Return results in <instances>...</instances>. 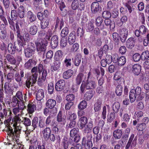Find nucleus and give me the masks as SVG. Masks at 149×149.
I'll return each instance as SVG.
<instances>
[{"mask_svg":"<svg viewBox=\"0 0 149 149\" xmlns=\"http://www.w3.org/2000/svg\"><path fill=\"white\" fill-rule=\"evenodd\" d=\"M13 126L15 127L14 132L10 127L8 128L7 134L9 135L12 136L13 138L15 137H18L20 133L19 129V123L22 122L25 126L30 125L31 122L30 119L26 117H22L21 118L19 116H16L12 120Z\"/></svg>","mask_w":149,"mask_h":149,"instance_id":"1","label":"nucleus"},{"mask_svg":"<svg viewBox=\"0 0 149 149\" xmlns=\"http://www.w3.org/2000/svg\"><path fill=\"white\" fill-rule=\"evenodd\" d=\"M145 96V93L141 92L140 87L137 86L135 89H132L130 93V98L131 102H134L137 97V100L142 99Z\"/></svg>","mask_w":149,"mask_h":149,"instance_id":"2","label":"nucleus"},{"mask_svg":"<svg viewBox=\"0 0 149 149\" xmlns=\"http://www.w3.org/2000/svg\"><path fill=\"white\" fill-rule=\"evenodd\" d=\"M88 119L86 117L83 116L79 120V125L80 129L84 128V132H90L93 128V121L92 120H89L87 123Z\"/></svg>","mask_w":149,"mask_h":149,"instance_id":"3","label":"nucleus"},{"mask_svg":"<svg viewBox=\"0 0 149 149\" xmlns=\"http://www.w3.org/2000/svg\"><path fill=\"white\" fill-rule=\"evenodd\" d=\"M96 87V84L95 81H87L86 83L83 81L80 87L81 91L83 93L86 89H93Z\"/></svg>","mask_w":149,"mask_h":149,"instance_id":"4","label":"nucleus"},{"mask_svg":"<svg viewBox=\"0 0 149 149\" xmlns=\"http://www.w3.org/2000/svg\"><path fill=\"white\" fill-rule=\"evenodd\" d=\"M92 136L91 134H88L87 137L83 138L82 141V144L85 146L86 149H90L93 146V143L92 142Z\"/></svg>","mask_w":149,"mask_h":149,"instance_id":"5","label":"nucleus"},{"mask_svg":"<svg viewBox=\"0 0 149 149\" xmlns=\"http://www.w3.org/2000/svg\"><path fill=\"white\" fill-rule=\"evenodd\" d=\"M115 57L113 60V62L115 63H117L118 65L120 66H122L124 65L126 63V59L124 56H122L118 58V55L116 54L114 55Z\"/></svg>","mask_w":149,"mask_h":149,"instance_id":"6","label":"nucleus"},{"mask_svg":"<svg viewBox=\"0 0 149 149\" xmlns=\"http://www.w3.org/2000/svg\"><path fill=\"white\" fill-rule=\"evenodd\" d=\"M48 43V41L45 40V41L43 40L41 44L40 43L35 42L36 45V49L38 52H44L46 49V46Z\"/></svg>","mask_w":149,"mask_h":149,"instance_id":"7","label":"nucleus"},{"mask_svg":"<svg viewBox=\"0 0 149 149\" xmlns=\"http://www.w3.org/2000/svg\"><path fill=\"white\" fill-rule=\"evenodd\" d=\"M33 44L31 43V46L25 49L24 52L25 56L29 57L32 55L33 52L35 49V47L33 46Z\"/></svg>","mask_w":149,"mask_h":149,"instance_id":"8","label":"nucleus"},{"mask_svg":"<svg viewBox=\"0 0 149 149\" xmlns=\"http://www.w3.org/2000/svg\"><path fill=\"white\" fill-rule=\"evenodd\" d=\"M91 10L92 13H95L102 9L101 7L100 6L99 3L97 2H93L91 5Z\"/></svg>","mask_w":149,"mask_h":149,"instance_id":"9","label":"nucleus"},{"mask_svg":"<svg viewBox=\"0 0 149 149\" xmlns=\"http://www.w3.org/2000/svg\"><path fill=\"white\" fill-rule=\"evenodd\" d=\"M137 41L136 38H130L127 40L126 45L127 47L130 49H132L134 46Z\"/></svg>","mask_w":149,"mask_h":149,"instance_id":"10","label":"nucleus"},{"mask_svg":"<svg viewBox=\"0 0 149 149\" xmlns=\"http://www.w3.org/2000/svg\"><path fill=\"white\" fill-rule=\"evenodd\" d=\"M65 118L64 116L62 115L61 113H59L57 116V120L61 127H62L65 125L66 123Z\"/></svg>","mask_w":149,"mask_h":149,"instance_id":"11","label":"nucleus"},{"mask_svg":"<svg viewBox=\"0 0 149 149\" xmlns=\"http://www.w3.org/2000/svg\"><path fill=\"white\" fill-rule=\"evenodd\" d=\"M24 76V72L23 70H21L20 72V74L16 73L15 76V79L19 86H21L22 84V78Z\"/></svg>","mask_w":149,"mask_h":149,"instance_id":"12","label":"nucleus"},{"mask_svg":"<svg viewBox=\"0 0 149 149\" xmlns=\"http://www.w3.org/2000/svg\"><path fill=\"white\" fill-rule=\"evenodd\" d=\"M65 82L63 80H61L57 82L55 85V89L57 91H61L63 89Z\"/></svg>","mask_w":149,"mask_h":149,"instance_id":"13","label":"nucleus"},{"mask_svg":"<svg viewBox=\"0 0 149 149\" xmlns=\"http://www.w3.org/2000/svg\"><path fill=\"white\" fill-rule=\"evenodd\" d=\"M131 69L134 74L138 75L141 72V67L139 64H134L132 66Z\"/></svg>","mask_w":149,"mask_h":149,"instance_id":"14","label":"nucleus"},{"mask_svg":"<svg viewBox=\"0 0 149 149\" xmlns=\"http://www.w3.org/2000/svg\"><path fill=\"white\" fill-rule=\"evenodd\" d=\"M128 34V30L126 28H123L121 30L120 32V39L123 42H124L126 40Z\"/></svg>","mask_w":149,"mask_h":149,"instance_id":"15","label":"nucleus"},{"mask_svg":"<svg viewBox=\"0 0 149 149\" xmlns=\"http://www.w3.org/2000/svg\"><path fill=\"white\" fill-rule=\"evenodd\" d=\"M123 112V109H120L119 112V115L120 117H122V120L126 122H129L130 118V116L128 114L126 113L124 114L122 116Z\"/></svg>","mask_w":149,"mask_h":149,"instance_id":"16","label":"nucleus"},{"mask_svg":"<svg viewBox=\"0 0 149 149\" xmlns=\"http://www.w3.org/2000/svg\"><path fill=\"white\" fill-rule=\"evenodd\" d=\"M45 96V93L44 90L42 89L38 90L36 94V100L39 101L42 100Z\"/></svg>","mask_w":149,"mask_h":149,"instance_id":"17","label":"nucleus"},{"mask_svg":"<svg viewBox=\"0 0 149 149\" xmlns=\"http://www.w3.org/2000/svg\"><path fill=\"white\" fill-rule=\"evenodd\" d=\"M4 88L6 94H13V89L11 87L9 83L8 82L5 83L4 86Z\"/></svg>","mask_w":149,"mask_h":149,"instance_id":"18","label":"nucleus"},{"mask_svg":"<svg viewBox=\"0 0 149 149\" xmlns=\"http://www.w3.org/2000/svg\"><path fill=\"white\" fill-rule=\"evenodd\" d=\"M76 36L74 31L70 33L68 36V42L70 45L72 44L75 41Z\"/></svg>","mask_w":149,"mask_h":149,"instance_id":"19","label":"nucleus"},{"mask_svg":"<svg viewBox=\"0 0 149 149\" xmlns=\"http://www.w3.org/2000/svg\"><path fill=\"white\" fill-rule=\"evenodd\" d=\"M58 43V39L57 36L54 35L52 38L51 45L52 47L55 48L56 47Z\"/></svg>","mask_w":149,"mask_h":149,"instance_id":"20","label":"nucleus"},{"mask_svg":"<svg viewBox=\"0 0 149 149\" xmlns=\"http://www.w3.org/2000/svg\"><path fill=\"white\" fill-rule=\"evenodd\" d=\"M27 17L28 20L30 22H34L36 19V15L31 11H29L28 12Z\"/></svg>","mask_w":149,"mask_h":149,"instance_id":"21","label":"nucleus"},{"mask_svg":"<svg viewBox=\"0 0 149 149\" xmlns=\"http://www.w3.org/2000/svg\"><path fill=\"white\" fill-rule=\"evenodd\" d=\"M18 14L20 18H23L25 15V9L22 6H20L18 9Z\"/></svg>","mask_w":149,"mask_h":149,"instance_id":"22","label":"nucleus"},{"mask_svg":"<svg viewBox=\"0 0 149 149\" xmlns=\"http://www.w3.org/2000/svg\"><path fill=\"white\" fill-rule=\"evenodd\" d=\"M49 19L47 17L43 18L41 22V26L42 29H45L47 27L49 24Z\"/></svg>","mask_w":149,"mask_h":149,"instance_id":"23","label":"nucleus"},{"mask_svg":"<svg viewBox=\"0 0 149 149\" xmlns=\"http://www.w3.org/2000/svg\"><path fill=\"white\" fill-rule=\"evenodd\" d=\"M42 133L44 138H49V136L51 133V129L48 127H46L42 131Z\"/></svg>","mask_w":149,"mask_h":149,"instance_id":"24","label":"nucleus"},{"mask_svg":"<svg viewBox=\"0 0 149 149\" xmlns=\"http://www.w3.org/2000/svg\"><path fill=\"white\" fill-rule=\"evenodd\" d=\"M94 94V91L92 90L86 92L84 95V97L85 99L89 100L93 97Z\"/></svg>","mask_w":149,"mask_h":149,"instance_id":"25","label":"nucleus"},{"mask_svg":"<svg viewBox=\"0 0 149 149\" xmlns=\"http://www.w3.org/2000/svg\"><path fill=\"white\" fill-rule=\"evenodd\" d=\"M38 31V27L35 25H33L30 27L29 32L31 35H34L37 33Z\"/></svg>","mask_w":149,"mask_h":149,"instance_id":"26","label":"nucleus"},{"mask_svg":"<svg viewBox=\"0 0 149 149\" xmlns=\"http://www.w3.org/2000/svg\"><path fill=\"white\" fill-rule=\"evenodd\" d=\"M73 74V70H68L64 72L63 77L65 79H68L70 78Z\"/></svg>","mask_w":149,"mask_h":149,"instance_id":"27","label":"nucleus"},{"mask_svg":"<svg viewBox=\"0 0 149 149\" xmlns=\"http://www.w3.org/2000/svg\"><path fill=\"white\" fill-rule=\"evenodd\" d=\"M56 102L53 99H49L47 101L46 106L50 109H52L56 105Z\"/></svg>","mask_w":149,"mask_h":149,"instance_id":"28","label":"nucleus"},{"mask_svg":"<svg viewBox=\"0 0 149 149\" xmlns=\"http://www.w3.org/2000/svg\"><path fill=\"white\" fill-rule=\"evenodd\" d=\"M35 65V62L32 59H29L24 64L25 68L26 69H30Z\"/></svg>","mask_w":149,"mask_h":149,"instance_id":"29","label":"nucleus"},{"mask_svg":"<svg viewBox=\"0 0 149 149\" xmlns=\"http://www.w3.org/2000/svg\"><path fill=\"white\" fill-rule=\"evenodd\" d=\"M84 78V75L82 73L79 74L75 78V82L76 84L79 85Z\"/></svg>","mask_w":149,"mask_h":149,"instance_id":"30","label":"nucleus"},{"mask_svg":"<svg viewBox=\"0 0 149 149\" xmlns=\"http://www.w3.org/2000/svg\"><path fill=\"white\" fill-rule=\"evenodd\" d=\"M81 56L79 54H77L75 56L74 59V65L77 66H78L81 61Z\"/></svg>","mask_w":149,"mask_h":149,"instance_id":"31","label":"nucleus"},{"mask_svg":"<svg viewBox=\"0 0 149 149\" xmlns=\"http://www.w3.org/2000/svg\"><path fill=\"white\" fill-rule=\"evenodd\" d=\"M102 102L101 100H98L95 103L94 106V109L95 111H99L101 108Z\"/></svg>","mask_w":149,"mask_h":149,"instance_id":"32","label":"nucleus"},{"mask_svg":"<svg viewBox=\"0 0 149 149\" xmlns=\"http://www.w3.org/2000/svg\"><path fill=\"white\" fill-rule=\"evenodd\" d=\"M36 109L35 105L32 103L29 104L27 106V111L29 113H32Z\"/></svg>","mask_w":149,"mask_h":149,"instance_id":"33","label":"nucleus"},{"mask_svg":"<svg viewBox=\"0 0 149 149\" xmlns=\"http://www.w3.org/2000/svg\"><path fill=\"white\" fill-rule=\"evenodd\" d=\"M20 35L18 34L17 36L18 38H19L20 40L22 41V40H24V41H28L30 40V38L29 34L27 33H24L23 37L20 36Z\"/></svg>","mask_w":149,"mask_h":149,"instance_id":"34","label":"nucleus"},{"mask_svg":"<svg viewBox=\"0 0 149 149\" xmlns=\"http://www.w3.org/2000/svg\"><path fill=\"white\" fill-rule=\"evenodd\" d=\"M63 63L67 67H70L72 63L71 58L68 56H67L64 61Z\"/></svg>","mask_w":149,"mask_h":149,"instance_id":"35","label":"nucleus"},{"mask_svg":"<svg viewBox=\"0 0 149 149\" xmlns=\"http://www.w3.org/2000/svg\"><path fill=\"white\" fill-rule=\"evenodd\" d=\"M122 134V131L120 130H117L113 132V136L115 138L117 139H120Z\"/></svg>","mask_w":149,"mask_h":149,"instance_id":"36","label":"nucleus"},{"mask_svg":"<svg viewBox=\"0 0 149 149\" xmlns=\"http://www.w3.org/2000/svg\"><path fill=\"white\" fill-rule=\"evenodd\" d=\"M120 107V103L118 102H115L113 105V110L115 113H117L118 112Z\"/></svg>","mask_w":149,"mask_h":149,"instance_id":"37","label":"nucleus"},{"mask_svg":"<svg viewBox=\"0 0 149 149\" xmlns=\"http://www.w3.org/2000/svg\"><path fill=\"white\" fill-rule=\"evenodd\" d=\"M37 77V74L36 73H34L30 76L27 79L32 84L35 83L36 81Z\"/></svg>","mask_w":149,"mask_h":149,"instance_id":"38","label":"nucleus"},{"mask_svg":"<svg viewBox=\"0 0 149 149\" xmlns=\"http://www.w3.org/2000/svg\"><path fill=\"white\" fill-rule=\"evenodd\" d=\"M8 49L9 52L12 54H13L15 52V46L14 44L9 43L8 46Z\"/></svg>","mask_w":149,"mask_h":149,"instance_id":"39","label":"nucleus"},{"mask_svg":"<svg viewBox=\"0 0 149 149\" xmlns=\"http://www.w3.org/2000/svg\"><path fill=\"white\" fill-rule=\"evenodd\" d=\"M79 6V1L78 0H74L71 4L72 8L74 10H76Z\"/></svg>","mask_w":149,"mask_h":149,"instance_id":"40","label":"nucleus"},{"mask_svg":"<svg viewBox=\"0 0 149 149\" xmlns=\"http://www.w3.org/2000/svg\"><path fill=\"white\" fill-rule=\"evenodd\" d=\"M2 27H0V38L1 39H4L6 36V31Z\"/></svg>","mask_w":149,"mask_h":149,"instance_id":"41","label":"nucleus"},{"mask_svg":"<svg viewBox=\"0 0 149 149\" xmlns=\"http://www.w3.org/2000/svg\"><path fill=\"white\" fill-rule=\"evenodd\" d=\"M60 62L58 60H56L54 63V65L52 67V70L54 71L58 70L60 67Z\"/></svg>","mask_w":149,"mask_h":149,"instance_id":"42","label":"nucleus"},{"mask_svg":"<svg viewBox=\"0 0 149 149\" xmlns=\"http://www.w3.org/2000/svg\"><path fill=\"white\" fill-rule=\"evenodd\" d=\"M122 92V86L120 85H118L116 89V95L118 96H120L121 95Z\"/></svg>","mask_w":149,"mask_h":149,"instance_id":"43","label":"nucleus"},{"mask_svg":"<svg viewBox=\"0 0 149 149\" xmlns=\"http://www.w3.org/2000/svg\"><path fill=\"white\" fill-rule=\"evenodd\" d=\"M63 54L61 50L57 51L55 54V58L56 60H58L62 58Z\"/></svg>","mask_w":149,"mask_h":149,"instance_id":"44","label":"nucleus"},{"mask_svg":"<svg viewBox=\"0 0 149 149\" xmlns=\"http://www.w3.org/2000/svg\"><path fill=\"white\" fill-rule=\"evenodd\" d=\"M87 105L86 102L85 100H83L79 104L78 106V108L80 110H83L86 107Z\"/></svg>","mask_w":149,"mask_h":149,"instance_id":"45","label":"nucleus"},{"mask_svg":"<svg viewBox=\"0 0 149 149\" xmlns=\"http://www.w3.org/2000/svg\"><path fill=\"white\" fill-rule=\"evenodd\" d=\"M19 102V101L17 98L14 96L10 103V105L13 107H15L17 104H18Z\"/></svg>","mask_w":149,"mask_h":149,"instance_id":"46","label":"nucleus"},{"mask_svg":"<svg viewBox=\"0 0 149 149\" xmlns=\"http://www.w3.org/2000/svg\"><path fill=\"white\" fill-rule=\"evenodd\" d=\"M68 33V27H65L62 30L61 32V36L63 38H64Z\"/></svg>","mask_w":149,"mask_h":149,"instance_id":"47","label":"nucleus"},{"mask_svg":"<svg viewBox=\"0 0 149 149\" xmlns=\"http://www.w3.org/2000/svg\"><path fill=\"white\" fill-rule=\"evenodd\" d=\"M38 122V118L37 117L34 118L32 121V126L33 127V129L34 130L37 126Z\"/></svg>","mask_w":149,"mask_h":149,"instance_id":"48","label":"nucleus"},{"mask_svg":"<svg viewBox=\"0 0 149 149\" xmlns=\"http://www.w3.org/2000/svg\"><path fill=\"white\" fill-rule=\"evenodd\" d=\"M79 129L78 128H73L70 132V134L71 136L73 137L76 135L79 132Z\"/></svg>","mask_w":149,"mask_h":149,"instance_id":"49","label":"nucleus"},{"mask_svg":"<svg viewBox=\"0 0 149 149\" xmlns=\"http://www.w3.org/2000/svg\"><path fill=\"white\" fill-rule=\"evenodd\" d=\"M7 60L11 63L13 64H15L16 61L15 58L12 56L8 55L7 56Z\"/></svg>","mask_w":149,"mask_h":149,"instance_id":"50","label":"nucleus"},{"mask_svg":"<svg viewBox=\"0 0 149 149\" xmlns=\"http://www.w3.org/2000/svg\"><path fill=\"white\" fill-rule=\"evenodd\" d=\"M54 87L53 83L51 82L48 84V90L49 93L51 94L53 92Z\"/></svg>","mask_w":149,"mask_h":149,"instance_id":"51","label":"nucleus"},{"mask_svg":"<svg viewBox=\"0 0 149 149\" xmlns=\"http://www.w3.org/2000/svg\"><path fill=\"white\" fill-rule=\"evenodd\" d=\"M115 57L114 56V55H113V58L111 55H107L106 57L105 61L108 64H109L111 63L112 61H113V60H114V58Z\"/></svg>","mask_w":149,"mask_h":149,"instance_id":"52","label":"nucleus"},{"mask_svg":"<svg viewBox=\"0 0 149 149\" xmlns=\"http://www.w3.org/2000/svg\"><path fill=\"white\" fill-rule=\"evenodd\" d=\"M146 127V125L145 123H141L138 124L137 126V129L139 131H142Z\"/></svg>","mask_w":149,"mask_h":149,"instance_id":"53","label":"nucleus"},{"mask_svg":"<svg viewBox=\"0 0 149 149\" xmlns=\"http://www.w3.org/2000/svg\"><path fill=\"white\" fill-rule=\"evenodd\" d=\"M127 19V17L125 16H123L120 19V22L117 23L118 25L119 26L122 25L124 23H125L126 22Z\"/></svg>","mask_w":149,"mask_h":149,"instance_id":"54","label":"nucleus"},{"mask_svg":"<svg viewBox=\"0 0 149 149\" xmlns=\"http://www.w3.org/2000/svg\"><path fill=\"white\" fill-rule=\"evenodd\" d=\"M79 44L77 43L74 44L71 48V51L72 52H76L79 49Z\"/></svg>","mask_w":149,"mask_h":149,"instance_id":"55","label":"nucleus"},{"mask_svg":"<svg viewBox=\"0 0 149 149\" xmlns=\"http://www.w3.org/2000/svg\"><path fill=\"white\" fill-rule=\"evenodd\" d=\"M103 22V19L102 18L100 17H98L95 21V24L97 26H102V24Z\"/></svg>","mask_w":149,"mask_h":149,"instance_id":"56","label":"nucleus"},{"mask_svg":"<svg viewBox=\"0 0 149 149\" xmlns=\"http://www.w3.org/2000/svg\"><path fill=\"white\" fill-rule=\"evenodd\" d=\"M111 16V13L108 11H104L102 13V16L104 18H109Z\"/></svg>","mask_w":149,"mask_h":149,"instance_id":"57","label":"nucleus"},{"mask_svg":"<svg viewBox=\"0 0 149 149\" xmlns=\"http://www.w3.org/2000/svg\"><path fill=\"white\" fill-rule=\"evenodd\" d=\"M18 24H19L21 27H23L24 26L25 22L24 19L20 20L16 23L15 26L17 29H19Z\"/></svg>","mask_w":149,"mask_h":149,"instance_id":"58","label":"nucleus"},{"mask_svg":"<svg viewBox=\"0 0 149 149\" xmlns=\"http://www.w3.org/2000/svg\"><path fill=\"white\" fill-rule=\"evenodd\" d=\"M115 115L114 113L111 112L108 116L107 120L109 122H111L115 118Z\"/></svg>","mask_w":149,"mask_h":149,"instance_id":"59","label":"nucleus"},{"mask_svg":"<svg viewBox=\"0 0 149 149\" xmlns=\"http://www.w3.org/2000/svg\"><path fill=\"white\" fill-rule=\"evenodd\" d=\"M67 39L65 38H62L60 42V45L62 47H65L67 44Z\"/></svg>","mask_w":149,"mask_h":149,"instance_id":"60","label":"nucleus"},{"mask_svg":"<svg viewBox=\"0 0 149 149\" xmlns=\"http://www.w3.org/2000/svg\"><path fill=\"white\" fill-rule=\"evenodd\" d=\"M141 58V55L137 53L135 54L133 56V59L135 62L139 61L140 60Z\"/></svg>","mask_w":149,"mask_h":149,"instance_id":"61","label":"nucleus"},{"mask_svg":"<svg viewBox=\"0 0 149 149\" xmlns=\"http://www.w3.org/2000/svg\"><path fill=\"white\" fill-rule=\"evenodd\" d=\"M21 101H22L23 100V95L22 92L21 91H17L16 94L15 96Z\"/></svg>","mask_w":149,"mask_h":149,"instance_id":"62","label":"nucleus"},{"mask_svg":"<svg viewBox=\"0 0 149 149\" xmlns=\"http://www.w3.org/2000/svg\"><path fill=\"white\" fill-rule=\"evenodd\" d=\"M139 30L141 33L145 34L147 31V29L144 26H142L139 27Z\"/></svg>","mask_w":149,"mask_h":149,"instance_id":"63","label":"nucleus"},{"mask_svg":"<svg viewBox=\"0 0 149 149\" xmlns=\"http://www.w3.org/2000/svg\"><path fill=\"white\" fill-rule=\"evenodd\" d=\"M74 99V96L73 94L67 95L66 97V100L69 102H72Z\"/></svg>","mask_w":149,"mask_h":149,"instance_id":"64","label":"nucleus"}]
</instances>
